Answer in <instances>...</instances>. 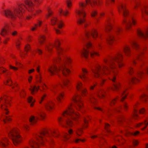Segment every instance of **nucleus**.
I'll use <instances>...</instances> for the list:
<instances>
[{
  "mask_svg": "<svg viewBox=\"0 0 148 148\" xmlns=\"http://www.w3.org/2000/svg\"><path fill=\"white\" fill-rule=\"evenodd\" d=\"M122 59V54L119 53L114 57L105 60V64L102 66H97L95 69L92 70L94 76L96 78H101L103 74L109 75V78L113 82L112 89L114 91H118L120 87V83L116 79L118 75L116 69L117 67H121L123 65Z\"/></svg>",
  "mask_w": 148,
  "mask_h": 148,
  "instance_id": "f257e3e1",
  "label": "nucleus"
},
{
  "mask_svg": "<svg viewBox=\"0 0 148 148\" xmlns=\"http://www.w3.org/2000/svg\"><path fill=\"white\" fill-rule=\"evenodd\" d=\"M71 62V59L68 57H66L64 59H62L60 57H58L53 60L54 64L49 67L48 71L51 75H53L55 73H56L60 78L62 79L63 85H66L69 82V80L62 79L59 73H61L65 76L69 74L71 72L66 67V64L67 63L69 64Z\"/></svg>",
  "mask_w": 148,
  "mask_h": 148,
  "instance_id": "f03ea898",
  "label": "nucleus"
},
{
  "mask_svg": "<svg viewBox=\"0 0 148 148\" xmlns=\"http://www.w3.org/2000/svg\"><path fill=\"white\" fill-rule=\"evenodd\" d=\"M25 3L26 5L23 3H20L18 4L17 7L13 9H7L4 10L3 13L4 15L8 18L14 19L17 16L19 17L21 16L25 8L29 12H32L34 15L41 12V11L39 10L34 11L33 4L30 0H25Z\"/></svg>",
  "mask_w": 148,
  "mask_h": 148,
  "instance_id": "7ed1b4c3",
  "label": "nucleus"
},
{
  "mask_svg": "<svg viewBox=\"0 0 148 148\" xmlns=\"http://www.w3.org/2000/svg\"><path fill=\"white\" fill-rule=\"evenodd\" d=\"M101 2L99 0H86L85 3L80 2L79 6L75 11L77 17V23L80 25L86 27L88 23L86 22L85 18L86 15V11L88 10L90 7L92 8L95 5L101 4Z\"/></svg>",
  "mask_w": 148,
  "mask_h": 148,
  "instance_id": "20e7f679",
  "label": "nucleus"
},
{
  "mask_svg": "<svg viewBox=\"0 0 148 148\" xmlns=\"http://www.w3.org/2000/svg\"><path fill=\"white\" fill-rule=\"evenodd\" d=\"M79 116L74 112L72 107H69L68 109L64 111L63 116L58 118L60 124L62 126L67 127V126H71L73 125L72 120L78 118Z\"/></svg>",
  "mask_w": 148,
  "mask_h": 148,
  "instance_id": "39448f33",
  "label": "nucleus"
},
{
  "mask_svg": "<svg viewBox=\"0 0 148 148\" xmlns=\"http://www.w3.org/2000/svg\"><path fill=\"white\" fill-rule=\"evenodd\" d=\"M118 8L120 13L122 14L123 16V23L125 25L127 29L130 28L132 24L133 25L136 24L135 20L125 9V4L120 3Z\"/></svg>",
  "mask_w": 148,
  "mask_h": 148,
  "instance_id": "423d86ee",
  "label": "nucleus"
},
{
  "mask_svg": "<svg viewBox=\"0 0 148 148\" xmlns=\"http://www.w3.org/2000/svg\"><path fill=\"white\" fill-rule=\"evenodd\" d=\"M50 134L47 130H44L42 131L39 135L36 136V139L37 141L32 140L29 143L31 147L32 148H37L39 146V143L43 145L44 141V138H46L47 136H50L52 134L54 137H57L58 134L56 132L53 130L51 131Z\"/></svg>",
  "mask_w": 148,
  "mask_h": 148,
  "instance_id": "0eeeda50",
  "label": "nucleus"
},
{
  "mask_svg": "<svg viewBox=\"0 0 148 148\" xmlns=\"http://www.w3.org/2000/svg\"><path fill=\"white\" fill-rule=\"evenodd\" d=\"M128 72L131 76V78L129 79L128 82L136 83L138 82L139 80V78H137L138 77H140L145 73L148 74V66L145 68L144 72L140 71L137 73L134 72L132 68L130 67L128 69Z\"/></svg>",
  "mask_w": 148,
  "mask_h": 148,
  "instance_id": "6e6552de",
  "label": "nucleus"
},
{
  "mask_svg": "<svg viewBox=\"0 0 148 148\" xmlns=\"http://www.w3.org/2000/svg\"><path fill=\"white\" fill-rule=\"evenodd\" d=\"M8 134L15 145H16L21 142V138L19 135L17 130L13 129L10 130L9 131Z\"/></svg>",
  "mask_w": 148,
  "mask_h": 148,
  "instance_id": "1a4fd4ad",
  "label": "nucleus"
},
{
  "mask_svg": "<svg viewBox=\"0 0 148 148\" xmlns=\"http://www.w3.org/2000/svg\"><path fill=\"white\" fill-rule=\"evenodd\" d=\"M60 44L59 41L58 40L54 44H50L49 45H47L46 46V49L49 52H50L52 48L55 47L57 51L58 54L59 55L61 54L63 52V51L62 49L60 47Z\"/></svg>",
  "mask_w": 148,
  "mask_h": 148,
  "instance_id": "9d476101",
  "label": "nucleus"
},
{
  "mask_svg": "<svg viewBox=\"0 0 148 148\" xmlns=\"http://www.w3.org/2000/svg\"><path fill=\"white\" fill-rule=\"evenodd\" d=\"M132 47L135 48L137 50L139 51V53L136 56L135 59H134L132 60V62L134 64L136 63V61L141 59L140 56L142 54L143 49H140L138 44L134 41H133L131 42Z\"/></svg>",
  "mask_w": 148,
  "mask_h": 148,
  "instance_id": "9b49d317",
  "label": "nucleus"
},
{
  "mask_svg": "<svg viewBox=\"0 0 148 148\" xmlns=\"http://www.w3.org/2000/svg\"><path fill=\"white\" fill-rule=\"evenodd\" d=\"M57 86V85L52 86L51 88H50V90L56 97L58 101L60 102L61 101V98L63 97V95L62 93L58 91Z\"/></svg>",
  "mask_w": 148,
  "mask_h": 148,
  "instance_id": "f8f14e48",
  "label": "nucleus"
},
{
  "mask_svg": "<svg viewBox=\"0 0 148 148\" xmlns=\"http://www.w3.org/2000/svg\"><path fill=\"white\" fill-rule=\"evenodd\" d=\"M37 115L35 116H32L29 119V121L31 124L35 123L37 120L40 118L42 119H43L45 116V113L42 111H40L37 113Z\"/></svg>",
  "mask_w": 148,
  "mask_h": 148,
  "instance_id": "ddd939ff",
  "label": "nucleus"
},
{
  "mask_svg": "<svg viewBox=\"0 0 148 148\" xmlns=\"http://www.w3.org/2000/svg\"><path fill=\"white\" fill-rule=\"evenodd\" d=\"M85 45L86 48H84V50L81 52V53L82 56L87 58L89 55V52L90 51L88 49L92 47V45L89 41H88L85 42Z\"/></svg>",
  "mask_w": 148,
  "mask_h": 148,
  "instance_id": "4468645a",
  "label": "nucleus"
},
{
  "mask_svg": "<svg viewBox=\"0 0 148 148\" xmlns=\"http://www.w3.org/2000/svg\"><path fill=\"white\" fill-rule=\"evenodd\" d=\"M72 100L75 103V107L77 109H79L82 108V103L80 100V96L75 95L73 96Z\"/></svg>",
  "mask_w": 148,
  "mask_h": 148,
  "instance_id": "2eb2a0df",
  "label": "nucleus"
},
{
  "mask_svg": "<svg viewBox=\"0 0 148 148\" xmlns=\"http://www.w3.org/2000/svg\"><path fill=\"white\" fill-rule=\"evenodd\" d=\"M85 35L87 38H89L92 37L95 39L98 36V33L95 29H92L91 31L86 30L85 32Z\"/></svg>",
  "mask_w": 148,
  "mask_h": 148,
  "instance_id": "dca6fc26",
  "label": "nucleus"
},
{
  "mask_svg": "<svg viewBox=\"0 0 148 148\" xmlns=\"http://www.w3.org/2000/svg\"><path fill=\"white\" fill-rule=\"evenodd\" d=\"M82 73L79 75V77L84 82H87L89 79L87 76L88 72L86 70L84 69H82Z\"/></svg>",
  "mask_w": 148,
  "mask_h": 148,
  "instance_id": "f3484780",
  "label": "nucleus"
},
{
  "mask_svg": "<svg viewBox=\"0 0 148 148\" xmlns=\"http://www.w3.org/2000/svg\"><path fill=\"white\" fill-rule=\"evenodd\" d=\"M51 21L52 25H54L56 24L59 28H61L63 25L62 22L60 21L57 20V18L55 17H53Z\"/></svg>",
  "mask_w": 148,
  "mask_h": 148,
  "instance_id": "a211bd4d",
  "label": "nucleus"
},
{
  "mask_svg": "<svg viewBox=\"0 0 148 148\" xmlns=\"http://www.w3.org/2000/svg\"><path fill=\"white\" fill-rule=\"evenodd\" d=\"M137 32L139 36L141 38L146 39L148 37V28L144 33L139 29L137 30Z\"/></svg>",
  "mask_w": 148,
  "mask_h": 148,
  "instance_id": "6ab92c4d",
  "label": "nucleus"
},
{
  "mask_svg": "<svg viewBox=\"0 0 148 148\" xmlns=\"http://www.w3.org/2000/svg\"><path fill=\"white\" fill-rule=\"evenodd\" d=\"M10 27L8 25H7L4 26L1 29L0 34L2 36H4L5 35H7L8 32L9 31Z\"/></svg>",
  "mask_w": 148,
  "mask_h": 148,
  "instance_id": "aec40b11",
  "label": "nucleus"
},
{
  "mask_svg": "<svg viewBox=\"0 0 148 148\" xmlns=\"http://www.w3.org/2000/svg\"><path fill=\"white\" fill-rule=\"evenodd\" d=\"M54 103L52 101H49L45 103V107L48 110H50L53 108Z\"/></svg>",
  "mask_w": 148,
  "mask_h": 148,
  "instance_id": "412c9836",
  "label": "nucleus"
},
{
  "mask_svg": "<svg viewBox=\"0 0 148 148\" xmlns=\"http://www.w3.org/2000/svg\"><path fill=\"white\" fill-rule=\"evenodd\" d=\"M77 89L80 91L82 93L84 94L86 93V90L82 86V84L81 82H79L77 83L76 86Z\"/></svg>",
  "mask_w": 148,
  "mask_h": 148,
  "instance_id": "4be33fe9",
  "label": "nucleus"
},
{
  "mask_svg": "<svg viewBox=\"0 0 148 148\" xmlns=\"http://www.w3.org/2000/svg\"><path fill=\"white\" fill-rule=\"evenodd\" d=\"M110 21H111V18L108 16L107 19V24L106 27V32H109L110 31L112 28V24L110 23Z\"/></svg>",
  "mask_w": 148,
  "mask_h": 148,
  "instance_id": "5701e85b",
  "label": "nucleus"
},
{
  "mask_svg": "<svg viewBox=\"0 0 148 148\" xmlns=\"http://www.w3.org/2000/svg\"><path fill=\"white\" fill-rule=\"evenodd\" d=\"M114 37L113 34H109L108 37L106 38L108 43L110 45H111L114 40Z\"/></svg>",
  "mask_w": 148,
  "mask_h": 148,
  "instance_id": "b1692460",
  "label": "nucleus"
},
{
  "mask_svg": "<svg viewBox=\"0 0 148 148\" xmlns=\"http://www.w3.org/2000/svg\"><path fill=\"white\" fill-rule=\"evenodd\" d=\"M39 89V86L37 87L36 86H31L29 90L30 91L32 95H34L35 92H36Z\"/></svg>",
  "mask_w": 148,
  "mask_h": 148,
  "instance_id": "393cba45",
  "label": "nucleus"
},
{
  "mask_svg": "<svg viewBox=\"0 0 148 148\" xmlns=\"http://www.w3.org/2000/svg\"><path fill=\"white\" fill-rule=\"evenodd\" d=\"M8 144V140L6 138H2L0 140V145L3 147H5Z\"/></svg>",
  "mask_w": 148,
  "mask_h": 148,
  "instance_id": "a878e982",
  "label": "nucleus"
},
{
  "mask_svg": "<svg viewBox=\"0 0 148 148\" xmlns=\"http://www.w3.org/2000/svg\"><path fill=\"white\" fill-rule=\"evenodd\" d=\"M123 51L125 54L127 56H129L130 53V50L129 46L126 45L123 48Z\"/></svg>",
  "mask_w": 148,
  "mask_h": 148,
  "instance_id": "bb28decb",
  "label": "nucleus"
},
{
  "mask_svg": "<svg viewBox=\"0 0 148 148\" xmlns=\"http://www.w3.org/2000/svg\"><path fill=\"white\" fill-rule=\"evenodd\" d=\"M148 125V121H145L144 123H140L138 124H137L136 125V127H139L142 125H144V127L142 129V130H143L145 129L147 127V125Z\"/></svg>",
  "mask_w": 148,
  "mask_h": 148,
  "instance_id": "cd10ccee",
  "label": "nucleus"
},
{
  "mask_svg": "<svg viewBox=\"0 0 148 148\" xmlns=\"http://www.w3.org/2000/svg\"><path fill=\"white\" fill-rule=\"evenodd\" d=\"M106 91L104 89H102L100 90L98 92V96L99 97H104V94L105 93Z\"/></svg>",
  "mask_w": 148,
  "mask_h": 148,
  "instance_id": "c85d7f7f",
  "label": "nucleus"
},
{
  "mask_svg": "<svg viewBox=\"0 0 148 148\" xmlns=\"http://www.w3.org/2000/svg\"><path fill=\"white\" fill-rule=\"evenodd\" d=\"M28 102L30 103V105L31 106H32L33 105L35 101V100L33 99L32 97L31 96H29L27 98Z\"/></svg>",
  "mask_w": 148,
  "mask_h": 148,
  "instance_id": "c756f323",
  "label": "nucleus"
},
{
  "mask_svg": "<svg viewBox=\"0 0 148 148\" xmlns=\"http://www.w3.org/2000/svg\"><path fill=\"white\" fill-rule=\"evenodd\" d=\"M139 133V132L138 131H136L134 132H127V131H125V132L124 133L127 136V135H134V136H136Z\"/></svg>",
  "mask_w": 148,
  "mask_h": 148,
  "instance_id": "7c9ffc66",
  "label": "nucleus"
},
{
  "mask_svg": "<svg viewBox=\"0 0 148 148\" xmlns=\"http://www.w3.org/2000/svg\"><path fill=\"white\" fill-rule=\"evenodd\" d=\"M126 95L127 94L125 93V90H124L120 93L119 95L121 98V101H122L125 98Z\"/></svg>",
  "mask_w": 148,
  "mask_h": 148,
  "instance_id": "2f4dec72",
  "label": "nucleus"
},
{
  "mask_svg": "<svg viewBox=\"0 0 148 148\" xmlns=\"http://www.w3.org/2000/svg\"><path fill=\"white\" fill-rule=\"evenodd\" d=\"M41 23H42V22H41L40 21H38V23L37 24H35L34 25V26L32 27L31 28V30L32 31L34 30L35 29H36L37 27L38 26H40L41 25Z\"/></svg>",
  "mask_w": 148,
  "mask_h": 148,
  "instance_id": "473e14b6",
  "label": "nucleus"
},
{
  "mask_svg": "<svg viewBox=\"0 0 148 148\" xmlns=\"http://www.w3.org/2000/svg\"><path fill=\"white\" fill-rule=\"evenodd\" d=\"M141 11L143 15L144 13L148 15V6L144 7L143 8L141 9Z\"/></svg>",
  "mask_w": 148,
  "mask_h": 148,
  "instance_id": "72a5a7b5",
  "label": "nucleus"
},
{
  "mask_svg": "<svg viewBox=\"0 0 148 148\" xmlns=\"http://www.w3.org/2000/svg\"><path fill=\"white\" fill-rule=\"evenodd\" d=\"M67 8L70 9L72 6V2L71 0H65Z\"/></svg>",
  "mask_w": 148,
  "mask_h": 148,
  "instance_id": "f704fd0d",
  "label": "nucleus"
},
{
  "mask_svg": "<svg viewBox=\"0 0 148 148\" xmlns=\"http://www.w3.org/2000/svg\"><path fill=\"white\" fill-rule=\"evenodd\" d=\"M59 13L60 14L62 13L65 16H66L69 13V12L67 10H66L64 11L62 9L59 10Z\"/></svg>",
  "mask_w": 148,
  "mask_h": 148,
  "instance_id": "c9c22d12",
  "label": "nucleus"
},
{
  "mask_svg": "<svg viewBox=\"0 0 148 148\" xmlns=\"http://www.w3.org/2000/svg\"><path fill=\"white\" fill-rule=\"evenodd\" d=\"M45 40V37L43 35H41L39 39V42L41 44H42Z\"/></svg>",
  "mask_w": 148,
  "mask_h": 148,
  "instance_id": "e433bc0d",
  "label": "nucleus"
},
{
  "mask_svg": "<svg viewBox=\"0 0 148 148\" xmlns=\"http://www.w3.org/2000/svg\"><path fill=\"white\" fill-rule=\"evenodd\" d=\"M90 56L92 57L94 56H98L99 55L98 53L95 51H92V52H90Z\"/></svg>",
  "mask_w": 148,
  "mask_h": 148,
  "instance_id": "4c0bfd02",
  "label": "nucleus"
},
{
  "mask_svg": "<svg viewBox=\"0 0 148 148\" xmlns=\"http://www.w3.org/2000/svg\"><path fill=\"white\" fill-rule=\"evenodd\" d=\"M97 14V12L95 10H93L91 14V15L92 17H95Z\"/></svg>",
  "mask_w": 148,
  "mask_h": 148,
  "instance_id": "58836bf2",
  "label": "nucleus"
},
{
  "mask_svg": "<svg viewBox=\"0 0 148 148\" xmlns=\"http://www.w3.org/2000/svg\"><path fill=\"white\" fill-rule=\"evenodd\" d=\"M83 120L84 123L83 126L84 127H87V124L88 122V120L86 118L84 117L83 118Z\"/></svg>",
  "mask_w": 148,
  "mask_h": 148,
  "instance_id": "ea45409f",
  "label": "nucleus"
},
{
  "mask_svg": "<svg viewBox=\"0 0 148 148\" xmlns=\"http://www.w3.org/2000/svg\"><path fill=\"white\" fill-rule=\"evenodd\" d=\"M11 120V119L8 117L7 116H5V117L3 118V120L4 123L6 122V121H10Z\"/></svg>",
  "mask_w": 148,
  "mask_h": 148,
  "instance_id": "a19ab883",
  "label": "nucleus"
},
{
  "mask_svg": "<svg viewBox=\"0 0 148 148\" xmlns=\"http://www.w3.org/2000/svg\"><path fill=\"white\" fill-rule=\"evenodd\" d=\"M121 30V28L120 27H117L114 31L116 34H118Z\"/></svg>",
  "mask_w": 148,
  "mask_h": 148,
  "instance_id": "79ce46f5",
  "label": "nucleus"
},
{
  "mask_svg": "<svg viewBox=\"0 0 148 148\" xmlns=\"http://www.w3.org/2000/svg\"><path fill=\"white\" fill-rule=\"evenodd\" d=\"M84 141V139L82 140L80 139H76L75 140V143H78L79 141H82L83 142Z\"/></svg>",
  "mask_w": 148,
  "mask_h": 148,
  "instance_id": "37998d69",
  "label": "nucleus"
},
{
  "mask_svg": "<svg viewBox=\"0 0 148 148\" xmlns=\"http://www.w3.org/2000/svg\"><path fill=\"white\" fill-rule=\"evenodd\" d=\"M105 128L106 130H107L108 132H109V131L108 129V128L110 126L107 123H106L105 124Z\"/></svg>",
  "mask_w": 148,
  "mask_h": 148,
  "instance_id": "c03bdc74",
  "label": "nucleus"
},
{
  "mask_svg": "<svg viewBox=\"0 0 148 148\" xmlns=\"http://www.w3.org/2000/svg\"><path fill=\"white\" fill-rule=\"evenodd\" d=\"M119 97H116V98L115 99H114L113 100H112L111 101H110V103L112 105V104H114L115 101L116 99H118Z\"/></svg>",
  "mask_w": 148,
  "mask_h": 148,
  "instance_id": "a18cd8bd",
  "label": "nucleus"
},
{
  "mask_svg": "<svg viewBox=\"0 0 148 148\" xmlns=\"http://www.w3.org/2000/svg\"><path fill=\"white\" fill-rule=\"evenodd\" d=\"M11 34L13 36H15L17 34V32L16 31H14L12 32H11Z\"/></svg>",
  "mask_w": 148,
  "mask_h": 148,
  "instance_id": "49530a36",
  "label": "nucleus"
},
{
  "mask_svg": "<svg viewBox=\"0 0 148 148\" xmlns=\"http://www.w3.org/2000/svg\"><path fill=\"white\" fill-rule=\"evenodd\" d=\"M69 136L68 135V134H65L64 135V139H65V140H67L69 138Z\"/></svg>",
  "mask_w": 148,
  "mask_h": 148,
  "instance_id": "de8ad7c7",
  "label": "nucleus"
},
{
  "mask_svg": "<svg viewBox=\"0 0 148 148\" xmlns=\"http://www.w3.org/2000/svg\"><path fill=\"white\" fill-rule=\"evenodd\" d=\"M30 49V47L29 45H26L25 47V50L27 52Z\"/></svg>",
  "mask_w": 148,
  "mask_h": 148,
  "instance_id": "09e8293b",
  "label": "nucleus"
},
{
  "mask_svg": "<svg viewBox=\"0 0 148 148\" xmlns=\"http://www.w3.org/2000/svg\"><path fill=\"white\" fill-rule=\"evenodd\" d=\"M6 71V70L5 69H4L3 68L0 67V73L2 72L3 73H4Z\"/></svg>",
  "mask_w": 148,
  "mask_h": 148,
  "instance_id": "8fccbe9b",
  "label": "nucleus"
},
{
  "mask_svg": "<svg viewBox=\"0 0 148 148\" xmlns=\"http://www.w3.org/2000/svg\"><path fill=\"white\" fill-rule=\"evenodd\" d=\"M10 69H13L15 71L17 70L18 69L17 68H16L15 67L11 65H10Z\"/></svg>",
  "mask_w": 148,
  "mask_h": 148,
  "instance_id": "3c124183",
  "label": "nucleus"
},
{
  "mask_svg": "<svg viewBox=\"0 0 148 148\" xmlns=\"http://www.w3.org/2000/svg\"><path fill=\"white\" fill-rule=\"evenodd\" d=\"M7 84H8V85L9 86H11L12 83V82L11 79H9L8 80H7L6 82Z\"/></svg>",
  "mask_w": 148,
  "mask_h": 148,
  "instance_id": "603ef678",
  "label": "nucleus"
},
{
  "mask_svg": "<svg viewBox=\"0 0 148 148\" xmlns=\"http://www.w3.org/2000/svg\"><path fill=\"white\" fill-rule=\"evenodd\" d=\"M133 143L134 145H136L138 144V141L136 140H134L133 141Z\"/></svg>",
  "mask_w": 148,
  "mask_h": 148,
  "instance_id": "864d4df0",
  "label": "nucleus"
},
{
  "mask_svg": "<svg viewBox=\"0 0 148 148\" xmlns=\"http://www.w3.org/2000/svg\"><path fill=\"white\" fill-rule=\"evenodd\" d=\"M82 132V129L81 128L79 129L78 130V132H77V135L78 136H80V134H79V132Z\"/></svg>",
  "mask_w": 148,
  "mask_h": 148,
  "instance_id": "5fc2aeb1",
  "label": "nucleus"
},
{
  "mask_svg": "<svg viewBox=\"0 0 148 148\" xmlns=\"http://www.w3.org/2000/svg\"><path fill=\"white\" fill-rule=\"evenodd\" d=\"M139 112L140 113L143 114L145 112V110L144 108H142L140 110Z\"/></svg>",
  "mask_w": 148,
  "mask_h": 148,
  "instance_id": "6e6d98bb",
  "label": "nucleus"
},
{
  "mask_svg": "<svg viewBox=\"0 0 148 148\" xmlns=\"http://www.w3.org/2000/svg\"><path fill=\"white\" fill-rule=\"evenodd\" d=\"M46 95L44 94L41 98V101H40V103H41L42 101L44 99V98L46 97Z\"/></svg>",
  "mask_w": 148,
  "mask_h": 148,
  "instance_id": "4d7b16f0",
  "label": "nucleus"
},
{
  "mask_svg": "<svg viewBox=\"0 0 148 148\" xmlns=\"http://www.w3.org/2000/svg\"><path fill=\"white\" fill-rule=\"evenodd\" d=\"M52 14V12H51L49 11L48 12V15H46V17H48L50 16V15H51Z\"/></svg>",
  "mask_w": 148,
  "mask_h": 148,
  "instance_id": "13d9d810",
  "label": "nucleus"
},
{
  "mask_svg": "<svg viewBox=\"0 0 148 148\" xmlns=\"http://www.w3.org/2000/svg\"><path fill=\"white\" fill-rule=\"evenodd\" d=\"M97 83H96L95 84H94V85L92 86H91L90 87V90H93V89L94 87H95L96 85H97Z\"/></svg>",
  "mask_w": 148,
  "mask_h": 148,
  "instance_id": "bf43d9fd",
  "label": "nucleus"
},
{
  "mask_svg": "<svg viewBox=\"0 0 148 148\" xmlns=\"http://www.w3.org/2000/svg\"><path fill=\"white\" fill-rule=\"evenodd\" d=\"M37 52L39 54H42V50H41L39 49H37Z\"/></svg>",
  "mask_w": 148,
  "mask_h": 148,
  "instance_id": "052dcab7",
  "label": "nucleus"
},
{
  "mask_svg": "<svg viewBox=\"0 0 148 148\" xmlns=\"http://www.w3.org/2000/svg\"><path fill=\"white\" fill-rule=\"evenodd\" d=\"M134 112L135 113L134 114V117L135 119H136V117H137L138 116L137 114V111L135 110Z\"/></svg>",
  "mask_w": 148,
  "mask_h": 148,
  "instance_id": "680f3d73",
  "label": "nucleus"
},
{
  "mask_svg": "<svg viewBox=\"0 0 148 148\" xmlns=\"http://www.w3.org/2000/svg\"><path fill=\"white\" fill-rule=\"evenodd\" d=\"M127 104L126 103H125L124 104H123V108L125 109H126L127 108Z\"/></svg>",
  "mask_w": 148,
  "mask_h": 148,
  "instance_id": "e2e57ef3",
  "label": "nucleus"
},
{
  "mask_svg": "<svg viewBox=\"0 0 148 148\" xmlns=\"http://www.w3.org/2000/svg\"><path fill=\"white\" fill-rule=\"evenodd\" d=\"M4 59L3 58L0 59V63L1 64H3V63Z\"/></svg>",
  "mask_w": 148,
  "mask_h": 148,
  "instance_id": "0e129e2a",
  "label": "nucleus"
},
{
  "mask_svg": "<svg viewBox=\"0 0 148 148\" xmlns=\"http://www.w3.org/2000/svg\"><path fill=\"white\" fill-rule=\"evenodd\" d=\"M55 30L57 34H58L60 33V31L59 30L56 29H55Z\"/></svg>",
  "mask_w": 148,
  "mask_h": 148,
  "instance_id": "69168bd1",
  "label": "nucleus"
},
{
  "mask_svg": "<svg viewBox=\"0 0 148 148\" xmlns=\"http://www.w3.org/2000/svg\"><path fill=\"white\" fill-rule=\"evenodd\" d=\"M23 127L25 129L27 130L28 129V126L27 125H23Z\"/></svg>",
  "mask_w": 148,
  "mask_h": 148,
  "instance_id": "338daca9",
  "label": "nucleus"
},
{
  "mask_svg": "<svg viewBox=\"0 0 148 148\" xmlns=\"http://www.w3.org/2000/svg\"><path fill=\"white\" fill-rule=\"evenodd\" d=\"M34 69H32L31 70H29V72H28L29 73H32V72H34Z\"/></svg>",
  "mask_w": 148,
  "mask_h": 148,
  "instance_id": "774afa93",
  "label": "nucleus"
}]
</instances>
